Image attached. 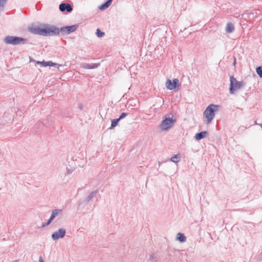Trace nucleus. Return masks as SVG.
<instances>
[{
    "label": "nucleus",
    "instance_id": "obj_17",
    "mask_svg": "<svg viewBox=\"0 0 262 262\" xmlns=\"http://www.w3.org/2000/svg\"><path fill=\"white\" fill-rule=\"evenodd\" d=\"M177 239L181 242H185L186 240L185 236L181 233H178Z\"/></svg>",
    "mask_w": 262,
    "mask_h": 262
},
{
    "label": "nucleus",
    "instance_id": "obj_6",
    "mask_svg": "<svg viewBox=\"0 0 262 262\" xmlns=\"http://www.w3.org/2000/svg\"><path fill=\"white\" fill-rule=\"evenodd\" d=\"M66 233V230L64 228H59L55 231L51 235V237L53 240H58L60 238L64 237Z\"/></svg>",
    "mask_w": 262,
    "mask_h": 262
},
{
    "label": "nucleus",
    "instance_id": "obj_5",
    "mask_svg": "<svg viewBox=\"0 0 262 262\" xmlns=\"http://www.w3.org/2000/svg\"><path fill=\"white\" fill-rule=\"evenodd\" d=\"M174 121L175 120L172 118H166L164 120H163L162 123L161 124V128L163 130H165L171 128L172 126Z\"/></svg>",
    "mask_w": 262,
    "mask_h": 262
},
{
    "label": "nucleus",
    "instance_id": "obj_13",
    "mask_svg": "<svg viewBox=\"0 0 262 262\" xmlns=\"http://www.w3.org/2000/svg\"><path fill=\"white\" fill-rule=\"evenodd\" d=\"M61 209H54L52 210V214L50 216V219L52 221L55 219L56 215H57L58 214L61 213L62 212Z\"/></svg>",
    "mask_w": 262,
    "mask_h": 262
},
{
    "label": "nucleus",
    "instance_id": "obj_2",
    "mask_svg": "<svg viewBox=\"0 0 262 262\" xmlns=\"http://www.w3.org/2000/svg\"><path fill=\"white\" fill-rule=\"evenodd\" d=\"M220 106L215 104L208 105L203 113L205 118L204 121L207 123H210L215 117V113L219 111Z\"/></svg>",
    "mask_w": 262,
    "mask_h": 262
},
{
    "label": "nucleus",
    "instance_id": "obj_9",
    "mask_svg": "<svg viewBox=\"0 0 262 262\" xmlns=\"http://www.w3.org/2000/svg\"><path fill=\"white\" fill-rule=\"evenodd\" d=\"M37 63L42 64L43 67H47V66H50V67H56L57 68H59V67H61L62 64H58L56 63L53 62L51 61H38Z\"/></svg>",
    "mask_w": 262,
    "mask_h": 262
},
{
    "label": "nucleus",
    "instance_id": "obj_21",
    "mask_svg": "<svg viewBox=\"0 0 262 262\" xmlns=\"http://www.w3.org/2000/svg\"><path fill=\"white\" fill-rule=\"evenodd\" d=\"M256 71L259 76L262 77V66L257 67L256 69Z\"/></svg>",
    "mask_w": 262,
    "mask_h": 262
},
{
    "label": "nucleus",
    "instance_id": "obj_3",
    "mask_svg": "<svg viewBox=\"0 0 262 262\" xmlns=\"http://www.w3.org/2000/svg\"><path fill=\"white\" fill-rule=\"evenodd\" d=\"M230 88L229 92L231 94H234L236 91L241 89L245 85L243 81H237L233 76L230 77Z\"/></svg>",
    "mask_w": 262,
    "mask_h": 262
},
{
    "label": "nucleus",
    "instance_id": "obj_12",
    "mask_svg": "<svg viewBox=\"0 0 262 262\" xmlns=\"http://www.w3.org/2000/svg\"><path fill=\"white\" fill-rule=\"evenodd\" d=\"M113 0H108L107 2L104 3L103 4L99 6V8L100 10H104L107 8L112 4Z\"/></svg>",
    "mask_w": 262,
    "mask_h": 262
},
{
    "label": "nucleus",
    "instance_id": "obj_23",
    "mask_svg": "<svg viewBox=\"0 0 262 262\" xmlns=\"http://www.w3.org/2000/svg\"><path fill=\"white\" fill-rule=\"evenodd\" d=\"M60 31L61 32V33L63 35L69 34V33H68V32H67V26L61 28L60 30H59V32Z\"/></svg>",
    "mask_w": 262,
    "mask_h": 262
},
{
    "label": "nucleus",
    "instance_id": "obj_7",
    "mask_svg": "<svg viewBox=\"0 0 262 262\" xmlns=\"http://www.w3.org/2000/svg\"><path fill=\"white\" fill-rule=\"evenodd\" d=\"M179 82V80L177 78H174L172 81L168 79L167 80L165 85L166 88L169 90H172L174 89Z\"/></svg>",
    "mask_w": 262,
    "mask_h": 262
},
{
    "label": "nucleus",
    "instance_id": "obj_19",
    "mask_svg": "<svg viewBox=\"0 0 262 262\" xmlns=\"http://www.w3.org/2000/svg\"><path fill=\"white\" fill-rule=\"evenodd\" d=\"M96 193L97 191L92 192L91 194L89 196H88L87 198L85 199V201L89 202L94 196H95Z\"/></svg>",
    "mask_w": 262,
    "mask_h": 262
},
{
    "label": "nucleus",
    "instance_id": "obj_10",
    "mask_svg": "<svg viewBox=\"0 0 262 262\" xmlns=\"http://www.w3.org/2000/svg\"><path fill=\"white\" fill-rule=\"evenodd\" d=\"M99 66V64L97 63H93V64H89V63H83L81 66V67L84 69H95L97 68Z\"/></svg>",
    "mask_w": 262,
    "mask_h": 262
},
{
    "label": "nucleus",
    "instance_id": "obj_11",
    "mask_svg": "<svg viewBox=\"0 0 262 262\" xmlns=\"http://www.w3.org/2000/svg\"><path fill=\"white\" fill-rule=\"evenodd\" d=\"M207 134L208 133L206 131L196 133L195 135V138L196 140H200L204 138Z\"/></svg>",
    "mask_w": 262,
    "mask_h": 262
},
{
    "label": "nucleus",
    "instance_id": "obj_30",
    "mask_svg": "<svg viewBox=\"0 0 262 262\" xmlns=\"http://www.w3.org/2000/svg\"><path fill=\"white\" fill-rule=\"evenodd\" d=\"M261 127H262V124H261Z\"/></svg>",
    "mask_w": 262,
    "mask_h": 262
},
{
    "label": "nucleus",
    "instance_id": "obj_16",
    "mask_svg": "<svg viewBox=\"0 0 262 262\" xmlns=\"http://www.w3.org/2000/svg\"><path fill=\"white\" fill-rule=\"evenodd\" d=\"M181 159V156L179 154L176 155L170 158V161L174 163H178Z\"/></svg>",
    "mask_w": 262,
    "mask_h": 262
},
{
    "label": "nucleus",
    "instance_id": "obj_15",
    "mask_svg": "<svg viewBox=\"0 0 262 262\" xmlns=\"http://www.w3.org/2000/svg\"><path fill=\"white\" fill-rule=\"evenodd\" d=\"M234 29V25L232 23H228L226 27V31L227 33H231Z\"/></svg>",
    "mask_w": 262,
    "mask_h": 262
},
{
    "label": "nucleus",
    "instance_id": "obj_29",
    "mask_svg": "<svg viewBox=\"0 0 262 262\" xmlns=\"http://www.w3.org/2000/svg\"><path fill=\"white\" fill-rule=\"evenodd\" d=\"M12 262H18V260H15L13 261Z\"/></svg>",
    "mask_w": 262,
    "mask_h": 262
},
{
    "label": "nucleus",
    "instance_id": "obj_1",
    "mask_svg": "<svg viewBox=\"0 0 262 262\" xmlns=\"http://www.w3.org/2000/svg\"><path fill=\"white\" fill-rule=\"evenodd\" d=\"M29 31L35 34L43 36H54L59 34V29L54 26L44 24L40 26L31 27Z\"/></svg>",
    "mask_w": 262,
    "mask_h": 262
},
{
    "label": "nucleus",
    "instance_id": "obj_4",
    "mask_svg": "<svg viewBox=\"0 0 262 262\" xmlns=\"http://www.w3.org/2000/svg\"><path fill=\"white\" fill-rule=\"evenodd\" d=\"M26 40L27 39L23 38L12 36H7L4 39L6 43L12 45H17L20 44L21 42H23V44H24Z\"/></svg>",
    "mask_w": 262,
    "mask_h": 262
},
{
    "label": "nucleus",
    "instance_id": "obj_22",
    "mask_svg": "<svg viewBox=\"0 0 262 262\" xmlns=\"http://www.w3.org/2000/svg\"><path fill=\"white\" fill-rule=\"evenodd\" d=\"M96 34L98 37H101L104 35V33L101 31L99 29H97Z\"/></svg>",
    "mask_w": 262,
    "mask_h": 262
},
{
    "label": "nucleus",
    "instance_id": "obj_8",
    "mask_svg": "<svg viewBox=\"0 0 262 262\" xmlns=\"http://www.w3.org/2000/svg\"><path fill=\"white\" fill-rule=\"evenodd\" d=\"M59 10L61 12H64V11L66 10L67 12H71L72 11V7L69 4L61 3L59 5Z\"/></svg>",
    "mask_w": 262,
    "mask_h": 262
},
{
    "label": "nucleus",
    "instance_id": "obj_26",
    "mask_svg": "<svg viewBox=\"0 0 262 262\" xmlns=\"http://www.w3.org/2000/svg\"><path fill=\"white\" fill-rule=\"evenodd\" d=\"M149 260L150 262H156L154 255H150Z\"/></svg>",
    "mask_w": 262,
    "mask_h": 262
},
{
    "label": "nucleus",
    "instance_id": "obj_20",
    "mask_svg": "<svg viewBox=\"0 0 262 262\" xmlns=\"http://www.w3.org/2000/svg\"><path fill=\"white\" fill-rule=\"evenodd\" d=\"M119 120H120L118 118L112 120V123H111V128H113V127H114L115 126H116L118 124Z\"/></svg>",
    "mask_w": 262,
    "mask_h": 262
},
{
    "label": "nucleus",
    "instance_id": "obj_27",
    "mask_svg": "<svg viewBox=\"0 0 262 262\" xmlns=\"http://www.w3.org/2000/svg\"><path fill=\"white\" fill-rule=\"evenodd\" d=\"M39 261L40 262H44L42 258L41 257L39 258Z\"/></svg>",
    "mask_w": 262,
    "mask_h": 262
},
{
    "label": "nucleus",
    "instance_id": "obj_14",
    "mask_svg": "<svg viewBox=\"0 0 262 262\" xmlns=\"http://www.w3.org/2000/svg\"><path fill=\"white\" fill-rule=\"evenodd\" d=\"M78 25H75L71 26H67V32L70 34V33L73 32L77 30Z\"/></svg>",
    "mask_w": 262,
    "mask_h": 262
},
{
    "label": "nucleus",
    "instance_id": "obj_25",
    "mask_svg": "<svg viewBox=\"0 0 262 262\" xmlns=\"http://www.w3.org/2000/svg\"><path fill=\"white\" fill-rule=\"evenodd\" d=\"M127 115V114L126 113H122L118 118L119 120H121L124 117H125Z\"/></svg>",
    "mask_w": 262,
    "mask_h": 262
},
{
    "label": "nucleus",
    "instance_id": "obj_28",
    "mask_svg": "<svg viewBox=\"0 0 262 262\" xmlns=\"http://www.w3.org/2000/svg\"><path fill=\"white\" fill-rule=\"evenodd\" d=\"M236 64V58L234 57V60L233 62V65L235 66Z\"/></svg>",
    "mask_w": 262,
    "mask_h": 262
},
{
    "label": "nucleus",
    "instance_id": "obj_18",
    "mask_svg": "<svg viewBox=\"0 0 262 262\" xmlns=\"http://www.w3.org/2000/svg\"><path fill=\"white\" fill-rule=\"evenodd\" d=\"M74 171V168L70 166V165L67 166L66 167V172L65 173L66 175H70Z\"/></svg>",
    "mask_w": 262,
    "mask_h": 262
},
{
    "label": "nucleus",
    "instance_id": "obj_24",
    "mask_svg": "<svg viewBox=\"0 0 262 262\" xmlns=\"http://www.w3.org/2000/svg\"><path fill=\"white\" fill-rule=\"evenodd\" d=\"M52 220H51L50 219H49V220L48 221V222L47 223H44L42 225V227H44L45 226H47L50 225L51 224V223L52 222Z\"/></svg>",
    "mask_w": 262,
    "mask_h": 262
}]
</instances>
